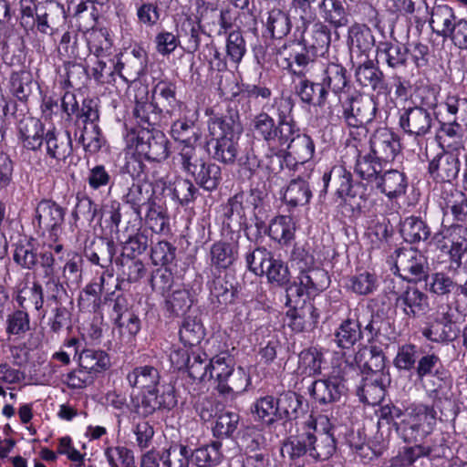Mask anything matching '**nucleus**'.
Here are the masks:
<instances>
[{
    "label": "nucleus",
    "instance_id": "f257e3e1",
    "mask_svg": "<svg viewBox=\"0 0 467 467\" xmlns=\"http://www.w3.org/2000/svg\"><path fill=\"white\" fill-rule=\"evenodd\" d=\"M437 421L434 406L412 404L404 417L396 423V433L406 443H416L430 435Z\"/></svg>",
    "mask_w": 467,
    "mask_h": 467
},
{
    "label": "nucleus",
    "instance_id": "f03ea898",
    "mask_svg": "<svg viewBox=\"0 0 467 467\" xmlns=\"http://www.w3.org/2000/svg\"><path fill=\"white\" fill-rule=\"evenodd\" d=\"M322 180L324 190L321 192H326L329 183H331L337 196L345 201L348 199L354 201V204L358 211H361L370 196L368 187L363 182L354 183L351 172L342 165L332 167L329 171L324 173Z\"/></svg>",
    "mask_w": 467,
    "mask_h": 467
},
{
    "label": "nucleus",
    "instance_id": "7ed1b4c3",
    "mask_svg": "<svg viewBox=\"0 0 467 467\" xmlns=\"http://www.w3.org/2000/svg\"><path fill=\"white\" fill-rule=\"evenodd\" d=\"M342 119L348 127L360 128L370 123L376 117L378 104L372 97L354 91L339 100Z\"/></svg>",
    "mask_w": 467,
    "mask_h": 467
},
{
    "label": "nucleus",
    "instance_id": "20e7f679",
    "mask_svg": "<svg viewBox=\"0 0 467 467\" xmlns=\"http://www.w3.org/2000/svg\"><path fill=\"white\" fill-rule=\"evenodd\" d=\"M134 138V152L142 155L146 161L161 164L170 155V141L166 135L157 129L140 130Z\"/></svg>",
    "mask_w": 467,
    "mask_h": 467
},
{
    "label": "nucleus",
    "instance_id": "39448f33",
    "mask_svg": "<svg viewBox=\"0 0 467 467\" xmlns=\"http://www.w3.org/2000/svg\"><path fill=\"white\" fill-rule=\"evenodd\" d=\"M285 67L295 77H306L317 63L318 57L302 42H291L278 50Z\"/></svg>",
    "mask_w": 467,
    "mask_h": 467
},
{
    "label": "nucleus",
    "instance_id": "423d86ee",
    "mask_svg": "<svg viewBox=\"0 0 467 467\" xmlns=\"http://www.w3.org/2000/svg\"><path fill=\"white\" fill-rule=\"evenodd\" d=\"M248 202V197L245 192H239L234 196L230 197L223 206V231H227L231 235H234L239 239L241 237V231L245 232V235L249 238L247 229V218L245 210Z\"/></svg>",
    "mask_w": 467,
    "mask_h": 467
},
{
    "label": "nucleus",
    "instance_id": "0eeeda50",
    "mask_svg": "<svg viewBox=\"0 0 467 467\" xmlns=\"http://www.w3.org/2000/svg\"><path fill=\"white\" fill-rule=\"evenodd\" d=\"M434 122V112L424 107H409L400 114V129L415 139H421L431 132Z\"/></svg>",
    "mask_w": 467,
    "mask_h": 467
},
{
    "label": "nucleus",
    "instance_id": "6e6552de",
    "mask_svg": "<svg viewBox=\"0 0 467 467\" xmlns=\"http://www.w3.org/2000/svg\"><path fill=\"white\" fill-rule=\"evenodd\" d=\"M394 254V265L400 277L421 280L427 275V260L418 250L402 247L396 249Z\"/></svg>",
    "mask_w": 467,
    "mask_h": 467
},
{
    "label": "nucleus",
    "instance_id": "1a4fd4ad",
    "mask_svg": "<svg viewBox=\"0 0 467 467\" xmlns=\"http://www.w3.org/2000/svg\"><path fill=\"white\" fill-rule=\"evenodd\" d=\"M252 125L254 133L265 142L271 150L282 147V141H285L286 137L290 134L287 128L275 122L274 118L265 111L254 118Z\"/></svg>",
    "mask_w": 467,
    "mask_h": 467
},
{
    "label": "nucleus",
    "instance_id": "9d476101",
    "mask_svg": "<svg viewBox=\"0 0 467 467\" xmlns=\"http://www.w3.org/2000/svg\"><path fill=\"white\" fill-rule=\"evenodd\" d=\"M66 211L52 200H41L36 208V219L43 231L49 233V237L57 241L61 233Z\"/></svg>",
    "mask_w": 467,
    "mask_h": 467
},
{
    "label": "nucleus",
    "instance_id": "9b49d317",
    "mask_svg": "<svg viewBox=\"0 0 467 467\" xmlns=\"http://www.w3.org/2000/svg\"><path fill=\"white\" fill-rule=\"evenodd\" d=\"M143 156L136 152L127 154L122 171L129 174L133 180L150 182L162 179V165L156 161L142 159Z\"/></svg>",
    "mask_w": 467,
    "mask_h": 467
},
{
    "label": "nucleus",
    "instance_id": "f8f14e48",
    "mask_svg": "<svg viewBox=\"0 0 467 467\" xmlns=\"http://www.w3.org/2000/svg\"><path fill=\"white\" fill-rule=\"evenodd\" d=\"M210 111L209 137L232 136V138H239L243 132V126L237 109L228 107L222 113H215L213 109Z\"/></svg>",
    "mask_w": 467,
    "mask_h": 467
},
{
    "label": "nucleus",
    "instance_id": "ddd939ff",
    "mask_svg": "<svg viewBox=\"0 0 467 467\" xmlns=\"http://www.w3.org/2000/svg\"><path fill=\"white\" fill-rule=\"evenodd\" d=\"M355 68V77L363 88H370L374 91L386 92L388 84L382 70L368 57L351 61Z\"/></svg>",
    "mask_w": 467,
    "mask_h": 467
},
{
    "label": "nucleus",
    "instance_id": "4468645a",
    "mask_svg": "<svg viewBox=\"0 0 467 467\" xmlns=\"http://www.w3.org/2000/svg\"><path fill=\"white\" fill-rule=\"evenodd\" d=\"M317 420V424L324 425V427L322 429L316 427L310 457L315 461H327L333 456L337 450L335 428L331 426L327 417L320 416Z\"/></svg>",
    "mask_w": 467,
    "mask_h": 467
},
{
    "label": "nucleus",
    "instance_id": "2eb2a0df",
    "mask_svg": "<svg viewBox=\"0 0 467 467\" xmlns=\"http://www.w3.org/2000/svg\"><path fill=\"white\" fill-rule=\"evenodd\" d=\"M347 390L344 380L335 376L317 379L309 388L311 397L321 405L339 401L342 397L346 396Z\"/></svg>",
    "mask_w": 467,
    "mask_h": 467
},
{
    "label": "nucleus",
    "instance_id": "dca6fc26",
    "mask_svg": "<svg viewBox=\"0 0 467 467\" xmlns=\"http://www.w3.org/2000/svg\"><path fill=\"white\" fill-rule=\"evenodd\" d=\"M204 147L213 161L224 165H233L239 153V138H232V136L209 137Z\"/></svg>",
    "mask_w": 467,
    "mask_h": 467
},
{
    "label": "nucleus",
    "instance_id": "f3484780",
    "mask_svg": "<svg viewBox=\"0 0 467 467\" xmlns=\"http://www.w3.org/2000/svg\"><path fill=\"white\" fill-rule=\"evenodd\" d=\"M289 132L286 140L282 141L281 148L285 149V156L293 158L296 163L304 164L314 155V141L307 134L301 133L298 127Z\"/></svg>",
    "mask_w": 467,
    "mask_h": 467
},
{
    "label": "nucleus",
    "instance_id": "a211bd4d",
    "mask_svg": "<svg viewBox=\"0 0 467 467\" xmlns=\"http://www.w3.org/2000/svg\"><path fill=\"white\" fill-rule=\"evenodd\" d=\"M458 153L443 151L435 156L429 163V173L437 182H451L460 171Z\"/></svg>",
    "mask_w": 467,
    "mask_h": 467
},
{
    "label": "nucleus",
    "instance_id": "6ab92c4d",
    "mask_svg": "<svg viewBox=\"0 0 467 467\" xmlns=\"http://www.w3.org/2000/svg\"><path fill=\"white\" fill-rule=\"evenodd\" d=\"M210 265L217 270L231 267L239 258V239L231 235L230 239L214 242L209 252Z\"/></svg>",
    "mask_w": 467,
    "mask_h": 467
},
{
    "label": "nucleus",
    "instance_id": "aec40b11",
    "mask_svg": "<svg viewBox=\"0 0 467 467\" xmlns=\"http://www.w3.org/2000/svg\"><path fill=\"white\" fill-rule=\"evenodd\" d=\"M370 152L375 158L384 161L385 163L392 161L400 151V143L398 137L387 128L375 130L369 140Z\"/></svg>",
    "mask_w": 467,
    "mask_h": 467
},
{
    "label": "nucleus",
    "instance_id": "412c9836",
    "mask_svg": "<svg viewBox=\"0 0 467 467\" xmlns=\"http://www.w3.org/2000/svg\"><path fill=\"white\" fill-rule=\"evenodd\" d=\"M375 46V38L371 29L365 25H353L348 30V47L351 61L368 57Z\"/></svg>",
    "mask_w": 467,
    "mask_h": 467
},
{
    "label": "nucleus",
    "instance_id": "4be33fe9",
    "mask_svg": "<svg viewBox=\"0 0 467 467\" xmlns=\"http://www.w3.org/2000/svg\"><path fill=\"white\" fill-rule=\"evenodd\" d=\"M355 361L362 374L368 377H385V356L380 348L370 346L360 348L355 356Z\"/></svg>",
    "mask_w": 467,
    "mask_h": 467
},
{
    "label": "nucleus",
    "instance_id": "5701e85b",
    "mask_svg": "<svg viewBox=\"0 0 467 467\" xmlns=\"http://www.w3.org/2000/svg\"><path fill=\"white\" fill-rule=\"evenodd\" d=\"M395 307L411 319L425 316L430 311L428 296L418 287L411 285L400 301L395 303Z\"/></svg>",
    "mask_w": 467,
    "mask_h": 467
},
{
    "label": "nucleus",
    "instance_id": "b1692460",
    "mask_svg": "<svg viewBox=\"0 0 467 467\" xmlns=\"http://www.w3.org/2000/svg\"><path fill=\"white\" fill-rule=\"evenodd\" d=\"M317 425V419H309L296 435L291 436L285 445L289 448L290 459H298L305 455L311 456L312 445L315 441V431Z\"/></svg>",
    "mask_w": 467,
    "mask_h": 467
},
{
    "label": "nucleus",
    "instance_id": "393cba45",
    "mask_svg": "<svg viewBox=\"0 0 467 467\" xmlns=\"http://www.w3.org/2000/svg\"><path fill=\"white\" fill-rule=\"evenodd\" d=\"M151 99L160 109L172 116L174 112L184 104L177 99V86L175 82L168 79L160 80L152 89Z\"/></svg>",
    "mask_w": 467,
    "mask_h": 467
},
{
    "label": "nucleus",
    "instance_id": "a878e982",
    "mask_svg": "<svg viewBox=\"0 0 467 467\" xmlns=\"http://www.w3.org/2000/svg\"><path fill=\"white\" fill-rule=\"evenodd\" d=\"M323 86L327 91L338 97L342 94H348L352 85L350 78L348 75V70L342 65L337 63H329L324 69V76L322 78Z\"/></svg>",
    "mask_w": 467,
    "mask_h": 467
},
{
    "label": "nucleus",
    "instance_id": "bb28decb",
    "mask_svg": "<svg viewBox=\"0 0 467 467\" xmlns=\"http://www.w3.org/2000/svg\"><path fill=\"white\" fill-rule=\"evenodd\" d=\"M295 83V94L299 97L303 103L323 108L327 100L328 91L325 89L322 81L314 82L306 77H298Z\"/></svg>",
    "mask_w": 467,
    "mask_h": 467
},
{
    "label": "nucleus",
    "instance_id": "cd10ccee",
    "mask_svg": "<svg viewBox=\"0 0 467 467\" xmlns=\"http://www.w3.org/2000/svg\"><path fill=\"white\" fill-rule=\"evenodd\" d=\"M408 181L406 175L398 170L383 171L374 182V189L379 190L389 199L397 198L406 192Z\"/></svg>",
    "mask_w": 467,
    "mask_h": 467
},
{
    "label": "nucleus",
    "instance_id": "c85d7f7f",
    "mask_svg": "<svg viewBox=\"0 0 467 467\" xmlns=\"http://www.w3.org/2000/svg\"><path fill=\"white\" fill-rule=\"evenodd\" d=\"M376 155L372 152L361 154L358 151L355 163V172L362 180L366 182V186H369L368 191L374 189V182L378 177L383 172L384 161L375 158Z\"/></svg>",
    "mask_w": 467,
    "mask_h": 467
},
{
    "label": "nucleus",
    "instance_id": "c756f323",
    "mask_svg": "<svg viewBox=\"0 0 467 467\" xmlns=\"http://www.w3.org/2000/svg\"><path fill=\"white\" fill-rule=\"evenodd\" d=\"M116 254V244L113 240L100 237L93 240L89 246L85 248V255L88 260L102 268H109L112 265Z\"/></svg>",
    "mask_w": 467,
    "mask_h": 467
},
{
    "label": "nucleus",
    "instance_id": "7c9ffc66",
    "mask_svg": "<svg viewBox=\"0 0 467 467\" xmlns=\"http://www.w3.org/2000/svg\"><path fill=\"white\" fill-rule=\"evenodd\" d=\"M305 399L295 391H284L276 398L277 420L291 421L299 418L305 412L303 403Z\"/></svg>",
    "mask_w": 467,
    "mask_h": 467
},
{
    "label": "nucleus",
    "instance_id": "2f4dec72",
    "mask_svg": "<svg viewBox=\"0 0 467 467\" xmlns=\"http://www.w3.org/2000/svg\"><path fill=\"white\" fill-rule=\"evenodd\" d=\"M19 140L23 148L37 150L43 144L45 135L42 123L33 117H26L18 124Z\"/></svg>",
    "mask_w": 467,
    "mask_h": 467
},
{
    "label": "nucleus",
    "instance_id": "473e14b6",
    "mask_svg": "<svg viewBox=\"0 0 467 467\" xmlns=\"http://www.w3.org/2000/svg\"><path fill=\"white\" fill-rule=\"evenodd\" d=\"M47 154L57 161H65L72 154V138L70 131L57 132L47 130L45 134Z\"/></svg>",
    "mask_w": 467,
    "mask_h": 467
},
{
    "label": "nucleus",
    "instance_id": "72a5a7b5",
    "mask_svg": "<svg viewBox=\"0 0 467 467\" xmlns=\"http://www.w3.org/2000/svg\"><path fill=\"white\" fill-rule=\"evenodd\" d=\"M163 111L151 99L150 101L137 100L132 111L133 118L140 130H151L160 126Z\"/></svg>",
    "mask_w": 467,
    "mask_h": 467
},
{
    "label": "nucleus",
    "instance_id": "f704fd0d",
    "mask_svg": "<svg viewBox=\"0 0 467 467\" xmlns=\"http://www.w3.org/2000/svg\"><path fill=\"white\" fill-rule=\"evenodd\" d=\"M377 55L392 69L406 67L408 65L407 46L389 41H380Z\"/></svg>",
    "mask_w": 467,
    "mask_h": 467
},
{
    "label": "nucleus",
    "instance_id": "c9c22d12",
    "mask_svg": "<svg viewBox=\"0 0 467 467\" xmlns=\"http://www.w3.org/2000/svg\"><path fill=\"white\" fill-rule=\"evenodd\" d=\"M263 24L270 36L276 39L286 36L292 27L289 14L277 7H274L266 13Z\"/></svg>",
    "mask_w": 467,
    "mask_h": 467
},
{
    "label": "nucleus",
    "instance_id": "e433bc0d",
    "mask_svg": "<svg viewBox=\"0 0 467 467\" xmlns=\"http://www.w3.org/2000/svg\"><path fill=\"white\" fill-rule=\"evenodd\" d=\"M74 127V139L78 143L82 145L85 151L96 153L101 149L103 138L98 124L85 123Z\"/></svg>",
    "mask_w": 467,
    "mask_h": 467
},
{
    "label": "nucleus",
    "instance_id": "4c0bfd02",
    "mask_svg": "<svg viewBox=\"0 0 467 467\" xmlns=\"http://www.w3.org/2000/svg\"><path fill=\"white\" fill-rule=\"evenodd\" d=\"M115 264L119 267L121 280L116 285L117 289L120 288V283L127 281L128 283H136L140 280L146 272L143 263L140 259H136L130 254L122 253L115 258Z\"/></svg>",
    "mask_w": 467,
    "mask_h": 467
},
{
    "label": "nucleus",
    "instance_id": "58836bf2",
    "mask_svg": "<svg viewBox=\"0 0 467 467\" xmlns=\"http://www.w3.org/2000/svg\"><path fill=\"white\" fill-rule=\"evenodd\" d=\"M160 372L153 366H140L133 368L127 375V380L131 388L150 390L160 384Z\"/></svg>",
    "mask_w": 467,
    "mask_h": 467
},
{
    "label": "nucleus",
    "instance_id": "ea45409f",
    "mask_svg": "<svg viewBox=\"0 0 467 467\" xmlns=\"http://www.w3.org/2000/svg\"><path fill=\"white\" fill-rule=\"evenodd\" d=\"M66 20L64 8L57 4H51L45 10L36 12V22L35 26L42 34L53 35L57 26L64 24Z\"/></svg>",
    "mask_w": 467,
    "mask_h": 467
},
{
    "label": "nucleus",
    "instance_id": "a19ab883",
    "mask_svg": "<svg viewBox=\"0 0 467 467\" xmlns=\"http://www.w3.org/2000/svg\"><path fill=\"white\" fill-rule=\"evenodd\" d=\"M153 194V192H150L142 183L132 182L123 195L122 201L131 208L138 217L141 218L142 207L146 205L149 208L151 202H156Z\"/></svg>",
    "mask_w": 467,
    "mask_h": 467
},
{
    "label": "nucleus",
    "instance_id": "79ce46f5",
    "mask_svg": "<svg viewBox=\"0 0 467 467\" xmlns=\"http://www.w3.org/2000/svg\"><path fill=\"white\" fill-rule=\"evenodd\" d=\"M76 199L77 202L72 212V218L77 227L78 223L90 225L97 217L99 221L102 219L99 205L95 203L88 196L78 193Z\"/></svg>",
    "mask_w": 467,
    "mask_h": 467
},
{
    "label": "nucleus",
    "instance_id": "37998d69",
    "mask_svg": "<svg viewBox=\"0 0 467 467\" xmlns=\"http://www.w3.org/2000/svg\"><path fill=\"white\" fill-rule=\"evenodd\" d=\"M189 111H184L178 119L173 121L171 128V135L176 140L184 144H194L199 135L195 131L194 114L190 116Z\"/></svg>",
    "mask_w": 467,
    "mask_h": 467
},
{
    "label": "nucleus",
    "instance_id": "c03bdc74",
    "mask_svg": "<svg viewBox=\"0 0 467 467\" xmlns=\"http://www.w3.org/2000/svg\"><path fill=\"white\" fill-rule=\"evenodd\" d=\"M78 363L80 368L93 378L110 367L109 357L102 350L84 349L79 354Z\"/></svg>",
    "mask_w": 467,
    "mask_h": 467
},
{
    "label": "nucleus",
    "instance_id": "a18cd8bd",
    "mask_svg": "<svg viewBox=\"0 0 467 467\" xmlns=\"http://www.w3.org/2000/svg\"><path fill=\"white\" fill-rule=\"evenodd\" d=\"M166 188L171 192L172 199L182 206H188L200 194L199 188L191 180L181 176L170 182Z\"/></svg>",
    "mask_w": 467,
    "mask_h": 467
},
{
    "label": "nucleus",
    "instance_id": "49530a36",
    "mask_svg": "<svg viewBox=\"0 0 467 467\" xmlns=\"http://www.w3.org/2000/svg\"><path fill=\"white\" fill-rule=\"evenodd\" d=\"M400 234L403 239L410 244L427 242L431 234L428 224L420 217H406L400 223Z\"/></svg>",
    "mask_w": 467,
    "mask_h": 467
},
{
    "label": "nucleus",
    "instance_id": "de8ad7c7",
    "mask_svg": "<svg viewBox=\"0 0 467 467\" xmlns=\"http://www.w3.org/2000/svg\"><path fill=\"white\" fill-rule=\"evenodd\" d=\"M192 179L199 187L212 192L217 189L222 182V169L215 162L204 160L192 175Z\"/></svg>",
    "mask_w": 467,
    "mask_h": 467
},
{
    "label": "nucleus",
    "instance_id": "09e8293b",
    "mask_svg": "<svg viewBox=\"0 0 467 467\" xmlns=\"http://www.w3.org/2000/svg\"><path fill=\"white\" fill-rule=\"evenodd\" d=\"M320 14L324 20L335 28L346 26L348 24V14L339 0H317Z\"/></svg>",
    "mask_w": 467,
    "mask_h": 467
},
{
    "label": "nucleus",
    "instance_id": "8fccbe9b",
    "mask_svg": "<svg viewBox=\"0 0 467 467\" xmlns=\"http://www.w3.org/2000/svg\"><path fill=\"white\" fill-rule=\"evenodd\" d=\"M276 398L266 395L258 398L251 407L254 420L266 426H272L277 420Z\"/></svg>",
    "mask_w": 467,
    "mask_h": 467
},
{
    "label": "nucleus",
    "instance_id": "3c124183",
    "mask_svg": "<svg viewBox=\"0 0 467 467\" xmlns=\"http://www.w3.org/2000/svg\"><path fill=\"white\" fill-rule=\"evenodd\" d=\"M296 279L306 290V295L316 294L325 290L329 285V276L326 270L313 267L302 270Z\"/></svg>",
    "mask_w": 467,
    "mask_h": 467
},
{
    "label": "nucleus",
    "instance_id": "603ef678",
    "mask_svg": "<svg viewBox=\"0 0 467 467\" xmlns=\"http://www.w3.org/2000/svg\"><path fill=\"white\" fill-rule=\"evenodd\" d=\"M456 17L453 9L447 5H437L432 8L430 26L441 36L447 37Z\"/></svg>",
    "mask_w": 467,
    "mask_h": 467
},
{
    "label": "nucleus",
    "instance_id": "864d4df0",
    "mask_svg": "<svg viewBox=\"0 0 467 467\" xmlns=\"http://www.w3.org/2000/svg\"><path fill=\"white\" fill-rule=\"evenodd\" d=\"M429 396L436 398L438 393L446 388L450 380V372L442 362L436 365L423 378L419 379Z\"/></svg>",
    "mask_w": 467,
    "mask_h": 467
},
{
    "label": "nucleus",
    "instance_id": "5fc2aeb1",
    "mask_svg": "<svg viewBox=\"0 0 467 467\" xmlns=\"http://www.w3.org/2000/svg\"><path fill=\"white\" fill-rule=\"evenodd\" d=\"M311 197L309 184L301 177L290 181L284 193L285 202L292 207L307 204Z\"/></svg>",
    "mask_w": 467,
    "mask_h": 467
},
{
    "label": "nucleus",
    "instance_id": "6e6d98bb",
    "mask_svg": "<svg viewBox=\"0 0 467 467\" xmlns=\"http://www.w3.org/2000/svg\"><path fill=\"white\" fill-rule=\"evenodd\" d=\"M180 41L187 53L193 54L201 44L202 28L199 22L192 19H184L178 29Z\"/></svg>",
    "mask_w": 467,
    "mask_h": 467
},
{
    "label": "nucleus",
    "instance_id": "4d7b16f0",
    "mask_svg": "<svg viewBox=\"0 0 467 467\" xmlns=\"http://www.w3.org/2000/svg\"><path fill=\"white\" fill-rule=\"evenodd\" d=\"M335 342L341 348H350L362 337L360 324L358 320H344L335 332Z\"/></svg>",
    "mask_w": 467,
    "mask_h": 467
},
{
    "label": "nucleus",
    "instance_id": "13d9d810",
    "mask_svg": "<svg viewBox=\"0 0 467 467\" xmlns=\"http://www.w3.org/2000/svg\"><path fill=\"white\" fill-rule=\"evenodd\" d=\"M31 329V321L28 312L20 307L6 316L5 334L10 337L23 338Z\"/></svg>",
    "mask_w": 467,
    "mask_h": 467
},
{
    "label": "nucleus",
    "instance_id": "bf43d9fd",
    "mask_svg": "<svg viewBox=\"0 0 467 467\" xmlns=\"http://www.w3.org/2000/svg\"><path fill=\"white\" fill-rule=\"evenodd\" d=\"M204 335V328L200 318L192 316L184 317L179 330V337L185 347L200 344Z\"/></svg>",
    "mask_w": 467,
    "mask_h": 467
},
{
    "label": "nucleus",
    "instance_id": "052dcab7",
    "mask_svg": "<svg viewBox=\"0 0 467 467\" xmlns=\"http://www.w3.org/2000/svg\"><path fill=\"white\" fill-rule=\"evenodd\" d=\"M331 42L330 29L321 22L315 23L311 28V35L304 44L318 57H323L328 50Z\"/></svg>",
    "mask_w": 467,
    "mask_h": 467
},
{
    "label": "nucleus",
    "instance_id": "680f3d73",
    "mask_svg": "<svg viewBox=\"0 0 467 467\" xmlns=\"http://www.w3.org/2000/svg\"><path fill=\"white\" fill-rule=\"evenodd\" d=\"M385 377H368L363 379V383L358 390L360 399L368 405L379 403L385 396Z\"/></svg>",
    "mask_w": 467,
    "mask_h": 467
},
{
    "label": "nucleus",
    "instance_id": "e2e57ef3",
    "mask_svg": "<svg viewBox=\"0 0 467 467\" xmlns=\"http://www.w3.org/2000/svg\"><path fill=\"white\" fill-rule=\"evenodd\" d=\"M422 335L433 342L452 341L457 337L455 325L447 318L436 319L422 330Z\"/></svg>",
    "mask_w": 467,
    "mask_h": 467
},
{
    "label": "nucleus",
    "instance_id": "0e129e2a",
    "mask_svg": "<svg viewBox=\"0 0 467 467\" xmlns=\"http://www.w3.org/2000/svg\"><path fill=\"white\" fill-rule=\"evenodd\" d=\"M36 85L31 72L27 70L13 72L10 76V90L20 101L27 100Z\"/></svg>",
    "mask_w": 467,
    "mask_h": 467
},
{
    "label": "nucleus",
    "instance_id": "69168bd1",
    "mask_svg": "<svg viewBox=\"0 0 467 467\" xmlns=\"http://www.w3.org/2000/svg\"><path fill=\"white\" fill-rule=\"evenodd\" d=\"M295 234V225L289 216H277L268 225V235L280 244H287Z\"/></svg>",
    "mask_w": 467,
    "mask_h": 467
},
{
    "label": "nucleus",
    "instance_id": "338daca9",
    "mask_svg": "<svg viewBox=\"0 0 467 467\" xmlns=\"http://www.w3.org/2000/svg\"><path fill=\"white\" fill-rule=\"evenodd\" d=\"M453 233L460 235L461 243L451 246L449 251V270L456 272L467 262V228L462 225L453 226Z\"/></svg>",
    "mask_w": 467,
    "mask_h": 467
},
{
    "label": "nucleus",
    "instance_id": "774afa93",
    "mask_svg": "<svg viewBox=\"0 0 467 467\" xmlns=\"http://www.w3.org/2000/svg\"><path fill=\"white\" fill-rule=\"evenodd\" d=\"M271 251L264 246H258L245 254V263L248 270L258 276H264L265 272L274 259Z\"/></svg>",
    "mask_w": 467,
    "mask_h": 467
}]
</instances>
